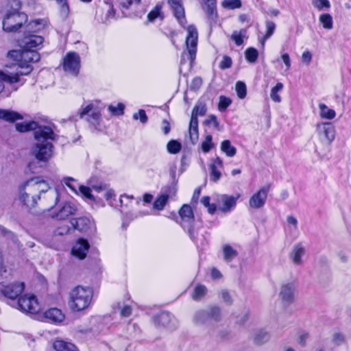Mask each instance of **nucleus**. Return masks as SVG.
Here are the masks:
<instances>
[{
    "label": "nucleus",
    "mask_w": 351,
    "mask_h": 351,
    "mask_svg": "<svg viewBox=\"0 0 351 351\" xmlns=\"http://www.w3.org/2000/svg\"><path fill=\"white\" fill-rule=\"evenodd\" d=\"M34 138L36 143L31 149V154L35 157L36 160L31 161L28 163V169L32 173L38 172V166L39 162H47L53 154V145L52 141L56 138V134L53 129L49 126H44L35 131Z\"/></svg>",
    "instance_id": "nucleus-1"
},
{
    "label": "nucleus",
    "mask_w": 351,
    "mask_h": 351,
    "mask_svg": "<svg viewBox=\"0 0 351 351\" xmlns=\"http://www.w3.org/2000/svg\"><path fill=\"white\" fill-rule=\"evenodd\" d=\"M48 188L47 183L44 180H41L40 178H32L20 186L19 199L27 206L34 207L37 204V199H40V197L36 198L32 195L30 198L29 195H32L36 191L44 193L47 191Z\"/></svg>",
    "instance_id": "nucleus-2"
},
{
    "label": "nucleus",
    "mask_w": 351,
    "mask_h": 351,
    "mask_svg": "<svg viewBox=\"0 0 351 351\" xmlns=\"http://www.w3.org/2000/svg\"><path fill=\"white\" fill-rule=\"evenodd\" d=\"M93 289L90 287L77 286L71 290L69 295V306L75 312L87 309L92 302Z\"/></svg>",
    "instance_id": "nucleus-3"
},
{
    "label": "nucleus",
    "mask_w": 351,
    "mask_h": 351,
    "mask_svg": "<svg viewBox=\"0 0 351 351\" xmlns=\"http://www.w3.org/2000/svg\"><path fill=\"white\" fill-rule=\"evenodd\" d=\"M186 32L185 45L186 50L183 52L180 64H183L185 61V56H188L190 61V66H192L193 61L196 58L197 43H198V32L195 25L191 24L187 26H183Z\"/></svg>",
    "instance_id": "nucleus-4"
},
{
    "label": "nucleus",
    "mask_w": 351,
    "mask_h": 351,
    "mask_svg": "<svg viewBox=\"0 0 351 351\" xmlns=\"http://www.w3.org/2000/svg\"><path fill=\"white\" fill-rule=\"evenodd\" d=\"M40 58V54L36 50L23 48L19 62L14 64V66L16 67V72L11 74L17 75L19 78L20 75H29L33 69L31 63L37 62Z\"/></svg>",
    "instance_id": "nucleus-5"
},
{
    "label": "nucleus",
    "mask_w": 351,
    "mask_h": 351,
    "mask_svg": "<svg viewBox=\"0 0 351 351\" xmlns=\"http://www.w3.org/2000/svg\"><path fill=\"white\" fill-rule=\"evenodd\" d=\"M99 102L96 101L89 102L86 105L84 104L78 112L80 119L87 116V121L95 128L99 124L101 119V109L99 107Z\"/></svg>",
    "instance_id": "nucleus-6"
},
{
    "label": "nucleus",
    "mask_w": 351,
    "mask_h": 351,
    "mask_svg": "<svg viewBox=\"0 0 351 351\" xmlns=\"http://www.w3.org/2000/svg\"><path fill=\"white\" fill-rule=\"evenodd\" d=\"M62 65L64 72L77 76L81 67V58L76 52H68L62 59Z\"/></svg>",
    "instance_id": "nucleus-7"
},
{
    "label": "nucleus",
    "mask_w": 351,
    "mask_h": 351,
    "mask_svg": "<svg viewBox=\"0 0 351 351\" xmlns=\"http://www.w3.org/2000/svg\"><path fill=\"white\" fill-rule=\"evenodd\" d=\"M21 2L13 0L3 14V21H14L16 22H27V15L20 12Z\"/></svg>",
    "instance_id": "nucleus-8"
},
{
    "label": "nucleus",
    "mask_w": 351,
    "mask_h": 351,
    "mask_svg": "<svg viewBox=\"0 0 351 351\" xmlns=\"http://www.w3.org/2000/svg\"><path fill=\"white\" fill-rule=\"evenodd\" d=\"M18 306L21 311L29 314H36L41 309L36 296L29 294H25L19 299Z\"/></svg>",
    "instance_id": "nucleus-9"
},
{
    "label": "nucleus",
    "mask_w": 351,
    "mask_h": 351,
    "mask_svg": "<svg viewBox=\"0 0 351 351\" xmlns=\"http://www.w3.org/2000/svg\"><path fill=\"white\" fill-rule=\"evenodd\" d=\"M316 132L321 141L330 144L335 138V128L330 122H321L317 124Z\"/></svg>",
    "instance_id": "nucleus-10"
},
{
    "label": "nucleus",
    "mask_w": 351,
    "mask_h": 351,
    "mask_svg": "<svg viewBox=\"0 0 351 351\" xmlns=\"http://www.w3.org/2000/svg\"><path fill=\"white\" fill-rule=\"evenodd\" d=\"M179 215L180 218L179 223L185 232L198 223L195 221L192 208L188 204H184L182 206L179 211Z\"/></svg>",
    "instance_id": "nucleus-11"
},
{
    "label": "nucleus",
    "mask_w": 351,
    "mask_h": 351,
    "mask_svg": "<svg viewBox=\"0 0 351 351\" xmlns=\"http://www.w3.org/2000/svg\"><path fill=\"white\" fill-rule=\"evenodd\" d=\"M201 223L186 231L197 248L204 249L208 245L206 232L200 230Z\"/></svg>",
    "instance_id": "nucleus-12"
},
{
    "label": "nucleus",
    "mask_w": 351,
    "mask_h": 351,
    "mask_svg": "<svg viewBox=\"0 0 351 351\" xmlns=\"http://www.w3.org/2000/svg\"><path fill=\"white\" fill-rule=\"evenodd\" d=\"M269 189V185L264 186L256 193L253 194L249 200L250 207L253 209H260L263 208L266 203Z\"/></svg>",
    "instance_id": "nucleus-13"
},
{
    "label": "nucleus",
    "mask_w": 351,
    "mask_h": 351,
    "mask_svg": "<svg viewBox=\"0 0 351 351\" xmlns=\"http://www.w3.org/2000/svg\"><path fill=\"white\" fill-rule=\"evenodd\" d=\"M176 184L173 183L170 186H167L154 202V208L158 210H162L167 203L168 199L170 197H174L176 194Z\"/></svg>",
    "instance_id": "nucleus-14"
},
{
    "label": "nucleus",
    "mask_w": 351,
    "mask_h": 351,
    "mask_svg": "<svg viewBox=\"0 0 351 351\" xmlns=\"http://www.w3.org/2000/svg\"><path fill=\"white\" fill-rule=\"evenodd\" d=\"M23 282H8L6 285L0 287V292L6 298L15 300L24 290Z\"/></svg>",
    "instance_id": "nucleus-15"
},
{
    "label": "nucleus",
    "mask_w": 351,
    "mask_h": 351,
    "mask_svg": "<svg viewBox=\"0 0 351 351\" xmlns=\"http://www.w3.org/2000/svg\"><path fill=\"white\" fill-rule=\"evenodd\" d=\"M58 210L51 211V217L57 220H65L70 216L75 214L76 207L70 202H66L61 207H58Z\"/></svg>",
    "instance_id": "nucleus-16"
},
{
    "label": "nucleus",
    "mask_w": 351,
    "mask_h": 351,
    "mask_svg": "<svg viewBox=\"0 0 351 351\" xmlns=\"http://www.w3.org/2000/svg\"><path fill=\"white\" fill-rule=\"evenodd\" d=\"M295 289L293 282L285 283L281 286L279 298L283 304L289 305L293 302Z\"/></svg>",
    "instance_id": "nucleus-17"
},
{
    "label": "nucleus",
    "mask_w": 351,
    "mask_h": 351,
    "mask_svg": "<svg viewBox=\"0 0 351 351\" xmlns=\"http://www.w3.org/2000/svg\"><path fill=\"white\" fill-rule=\"evenodd\" d=\"M18 82H20V78L17 75L0 72V93L6 87L10 88L12 90H16L18 86L15 84Z\"/></svg>",
    "instance_id": "nucleus-18"
},
{
    "label": "nucleus",
    "mask_w": 351,
    "mask_h": 351,
    "mask_svg": "<svg viewBox=\"0 0 351 351\" xmlns=\"http://www.w3.org/2000/svg\"><path fill=\"white\" fill-rule=\"evenodd\" d=\"M262 25L258 26V40L264 48L266 40L273 34L276 27L274 23H262Z\"/></svg>",
    "instance_id": "nucleus-19"
},
{
    "label": "nucleus",
    "mask_w": 351,
    "mask_h": 351,
    "mask_svg": "<svg viewBox=\"0 0 351 351\" xmlns=\"http://www.w3.org/2000/svg\"><path fill=\"white\" fill-rule=\"evenodd\" d=\"M239 195L234 197L228 195H221L219 199V209L223 213H229L234 209Z\"/></svg>",
    "instance_id": "nucleus-20"
},
{
    "label": "nucleus",
    "mask_w": 351,
    "mask_h": 351,
    "mask_svg": "<svg viewBox=\"0 0 351 351\" xmlns=\"http://www.w3.org/2000/svg\"><path fill=\"white\" fill-rule=\"evenodd\" d=\"M89 247L87 240L79 239L72 248V254L79 259H84L86 256Z\"/></svg>",
    "instance_id": "nucleus-21"
},
{
    "label": "nucleus",
    "mask_w": 351,
    "mask_h": 351,
    "mask_svg": "<svg viewBox=\"0 0 351 351\" xmlns=\"http://www.w3.org/2000/svg\"><path fill=\"white\" fill-rule=\"evenodd\" d=\"M44 38L40 36L30 34L25 36L22 40V47L24 49L34 50L43 44Z\"/></svg>",
    "instance_id": "nucleus-22"
},
{
    "label": "nucleus",
    "mask_w": 351,
    "mask_h": 351,
    "mask_svg": "<svg viewBox=\"0 0 351 351\" xmlns=\"http://www.w3.org/2000/svg\"><path fill=\"white\" fill-rule=\"evenodd\" d=\"M88 184L95 191H96L97 192H101V191H105L104 196H105L106 199L109 202V204H110V205L112 204V200H114V199L115 193L112 189H108V186L106 184L99 183L97 184H93V179H90L89 180Z\"/></svg>",
    "instance_id": "nucleus-23"
},
{
    "label": "nucleus",
    "mask_w": 351,
    "mask_h": 351,
    "mask_svg": "<svg viewBox=\"0 0 351 351\" xmlns=\"http://www.w3.org/2000/svg\"><path fill=\"white\" fill-rule=\"evenodd\" d=\"M222 167L223 162L220 158L217 157L216 158L212 160L210 165V180L215 182L219 180L221 176V169Z\"/></svg>",
    "instance_id": "nucleus-24"
},
{
    "label": "nucleus",
    "mask_w": 351,
    "mask_h": 351,
    "mask_svg": "<svg viewBox=\"0 0 351 351\" xmlns=\"http://www.w3.org/2000/svg\"><path fill=\"white\" fill-rule=\"evenodd\" d=\"M71 223L75 229H77L81 232L87 231L93 225L91 219L87 217H82L73 219Z\"/></svg>",
    "instance_id": "nucleus-25"
},
{
    "label": "nucleus",
    "mask_w": 351,
    "mask_h": 351,
    "mask_svg": "<svg viewBox=\"0 0 351 351\" xmlns=\"http://www.w3.org/2000/svg\"><path fill=\"white\" fill-rule=\"evenodd\" d=\"M44 315L49 322L53 323H60L64 319V315L62 311L57 308H49L45 312Z\"/></svg>",
    "instance_id": "nucleus-26"
},
{
    "label": "nucleus",
    "mask_w": 351,
    "mask_h": 351,
    "mask_svg": "<svg viewBox=\"0 0 351 351\" xmlns=\"http://www.w3.org/2000/svg\"><path fill=\"white\" fill-rule=\"evenodd\" d=\"M305 254V249L301 244H298L293 248L290 257L292 262L297 265L302 264V258Z\"/></svg>",
    "instance_id": "nucleus-27"
},
{
    "label": "nucleus",
    "mask_w": 351,
    "mask_h": 351,
    "mask_svg": "<svg viewBox=\"0 0 351 351\" xmlns=\"http://www.w3.org/2000/svg\"><path fill=\"white\" fill-rule=\"evenodd\" d=\"M254 341L256 344H263L269 341V334L263 329H256L252 335Z\"/></svg>",
    "instance_id": "nucleus-28"
},
{
    "label": "nucleus",
    "mask_w": 351,
    "mask_h": 351,
    "mask_svg": "<svg viewBox=\"0 0 351 351\" xmlns=\"http://www.w3.org/2000/svg\"><path fill=\"white\" fill-rule=\"evenodd\" d=\"M172 317V315L169 313L161 312L154 317V322L158 326H168Z\"/></svg>",
    "instance_id": "nucleus-29"
},
{
    "label": "nucleus",
    "mask_w": 351,
    "mask_h": 351,
    "mask_svg": "<svg viewBox=\"0 0 351 351\" xmlns=\"http://www.w3.org/2000/svg\"><path fill=\"white\" fill-rule=\"evenodd\" d=\"M15 126L16 130L20 132H25L31 130H34L35 132L38 130V128L43 127L39 125L38 123L34 121L29 122H24L21 123H16Z\"/></svg>",
    "instance_id": "nucleus-30"
},
{
    "label": "nucleus",
    "mask_w": 351,
    "mask_h": 351,
    "mask_svg": "<svg viewBox=\"0 0 351 351\" xmlns=\"http://www.w3.org/2000/svg\"><path fill=\"white\" fill-rule=\"evenodd\" d=\"M53 347L56 351H78L74 344L58 339L53 342Z\"/></svg>",
    "instance_id": "nucleus-31"
},
{
    "label": "nucleus",
    "mask_w": 351,
    "mask_h": 351,
    "mask_svg": "<svg viewBox=\"0 0 351 351\" xmlns=\"http://www.w3.org/2000/svg\"><path fill=\"white\" fill-rule=\"evenodd\" d=\"M0 119L9 122H14L16 120L22 119V117L16 112L0 109Z\"/></svg>",
    "instance_id": "nucleus-32"
},
{
    "label": "nucleus",
    "mask_w": 351,
    "mask_h": 351,
    "mask_svg": "<svg viewBox=\"0 0 351 351\" xmlns=\"http://www.w3.org/2000/svg\"><path fill=\"white\" fill-rule=\"evenodd\" d=\"M189 133L191 141L193 144H195L199 138L198 133V120H191L189 128Z\"/></svg>",
    "instance_id": "nucleus-33"
},
{
    "label": "nucleus",
    "mask_w": 351,
    "mask_h": 351,
    "mask_svg": "<svg viewBox=\"0 0 351 351\" xmlns=\"http://www.w3.org/2000/svg\"><path fill=\"white\" fill-rule=\"evenodd\" d=\"M193 322L196 325H203L209 323L208 314L206 309L197 311L194 314Z\"/></svg>",
    "instance_id": "nucleus-34"
},
{
    "label": "nucleus",
    "mask_w": 351,
    "mask_h": 351,
    "mask_svg": "<svg viewBox=\"0 0 351 351\" xmlns=\"http://www.w3.org/2000/svg\"><path fill=\"white\" fill-rule=\"evenodd\" d=\"M162 4L158 3L147 14V19L149 21L154 20L162 21L164 19L162 12Z\"/></svg>",
    "instance_id": "nucleus-35"
},
{
    "label": "nucleus",
    "mask_w": 351,
    "mask_h": 351,
    "mask_svg": "<svg viewBox=\"0 0 351 351\" xmlns=\"http://www.w3.org/2000/svg\"><path fill=\"white\" fill-rule=\"evenodd\" d=\"M231 39L234 42L236 45L241 46L244 40L247 39V31L245 29L234 31L231 35Z\"/></svg>",
    "instance_id": "nucleus-36"
},
{
    "label": "nucleus",
    "mask_w": 351,
    "mask_h": 351,
    "mask_svg": "<svg viewBox=\"0 0 351 351\" xmlns=\"http://www.w3.org/2000/svg\"><path fill=\"white\" fill-rule=\"evenodd\" d=\"M319 114L322 119H332L336 116V112L333 109L329 108L324 104H319Z\"/></svg>",
    "instance_id": "nucleus-37"
},
{
    "label": "nucleus",
    "mask_w": 351,
    "mask_h": 351,
    "mask_svg": "<svg viewBox=\"0 0 351 351\" xmlns=\"http://www.w3.org/2000/svg\"><path fill=\"white\" fill-rule=\"evenodd\" d=\"M208 314L209 322L213 321L218 322L221 319V310L218 306H210L206 309Z\"/></svg>",
    "instance_id": "nucleus-38"
},
{
    "label": "nucleus",
    "mask_w": 351,
    "mask_h": 351,
    "mask_svg": "<svg viewBox=\"0 0 351 351\" xmlns=\"http://www.w3.org/2000/svg\"><path fill=\"white\" fill-rule=\"evenodd\" d=\"M221 149L229 157L234 156L237 153L236 148L231 145L229 140H225L221 143Z\"/></svg>",
    "instance_id": "nucleus-39"
},
{
    "label": "nucleus",
    "mask_w": 351,
    "mask_h": 351,
    "mask_svg": "<svg viewBox=\"0 0 351 351\" xmlns=\"http://www.w3.org/2000/svg\"><path fill=\"white\" fill-rule=\"evenodd\" d=\"M12 279L11 274L5 267L0 264V287L6 285Z\"/></svg>",
    "instance_id": "nucleus-40"
},
{
    "label": "nucleus",
    "mask_w": 351,
    "mask_h": 351,
    "mask_svg": "<svg viewBox=\"0 0 351 351\" xmlns=\"http://www.w3.org/2000/svg\"><path fill=\"white\" fill-rule=\"evenodd\" d=\"M62 182L71 189L73 193L78 194L79 186L81 185L79 184L76 180L71 177H64Z\"/></svg>",
    "instance_id": "nucleus-41"
},
{
    "label": "nucleus",
    "mask_w": 351,
    "mask_h": 351,
    "mask_svg": "<svg viewBox=\"0 0 351 351\" xmlns=\"http://www.w3.org/2000/svg\"><path fill=\"white\" fill-rule=\"evenodd\" d=\"M258 57V51L254 47H248L245 51V58L247 62L255 63Z\"/></svg>",
    "instance_id": "nucleus-42"
},
{
    "label": "nucleus",
    "mask_w": 351,
    "mask_h": 351,
    "mask_svg": "<svg viewBox=\"0 0 351 351\" xmlns=\"http://www.w3.org/2000/svg\"><path fill=\"white\" fill-rule=\"evenodd\" d=\"M284 86L282 83L278 82L274 87L271 90L270 97L276 103H280L281 101V97L278 94L283 88Z\"/></svg>",
    "instance_id": "nucleus-43"
},
{
    "label": "nucleus",
    "mask_w": 351,
    "mask_h": 351,
    "mask_svg": "<svg viewBox=\"0 0 351 351\" xmlns=\"http://www.w3.org/2000/svg\"><path fill=\"white\" fill-rule=\"evenodd\" d=\"M221 5L226 10H234L240 8L242 3L241 0H223Z\"/></svg>",
    "instance_id": "nucleus-44"
},
{
    "label": "nucleus",
    "mask_w": 351,
    "mask_h": 351,
    "mask_svg": "<svg viewBox=\"0 0 351 351\" xmlns=\"http://www.w3.org/2000/svg\"><path fill=\"white\" fill-rule=\"evenodd\" d=\"M206 112V105L203 103L198 104L194 107L193 110L191 120H193V119H195V120H198L197 117L204 115Z\"/></svg>",
    "instance_id": "nucleus-45"
},
{
    "label": "nucleus",
    "mask_w": 351,
    "mask_h": 351,
    "mask_svg": "<svg viewBox=\"0 0 351 351\" xmlns=\"http://www.w3.org/2000/svg\"><path fill=\"white\" fill-rule=\"evenodd\" d=\"M223 252L224 259L228 262L231 261L237 255V251L229 245H225L223 246Z\"/></svg>",
    "instance_id": "nucleus-46"
},
{
    "label": "nucleus",
    "mask_w": 351,
    "mask_h": 351,
    "mask_svg": "<svg viewBox=\"0 0 351 351\" xmlns=\"http://www.w3.org/2000/svg\"><path fill=\"white\" fill-rule=\"evenodd\" d=\"M108 109L112 115L121 116L124 113L125 105L122 103H119L117 105L110 104Z\"/></svg>",
    "instance_id": "nucleus-47"
},
{
    "label": "nucleus",
    "mask_w": 351,
    "mask_h": 351,
    "mask_svg": "<svg viewBox=\"0 0 351 351\" xmlns=\"http://www.w3.org/2000/svg\"><path fill=\"white\" fill-rule=\"evenodd\" d=\"M215 146L213 143L212 135L208 134L201 144V149L204 153L209 152Z\"/></svg>",
    "instance_id": "nucleus-48"
},
{
    "label": "nucleus",
    "mask_w": 351,
    "mask_h": 351,
    "mask_svg": "<svg viewBox=\"0 0 351 351\" xmlns=\"http://www.w3.org/2000/svg\"><path fill=\"white\" fill-rule=\"evenodd\" d=\"M207 293V289L204 285H198L195 287L193 294V299L195 300H201Z\"/></svg>",
    "instance_id": "nucleus-49"
},
{
    "label": "nucleus",
    "mask_w": 351,
    "mask_h": 351,
    "mask_svg": "<svg viewBox=\"0 0 351 351\" xmlns=\"http://www.w3.org/2000/svg\"><path fill=\"white\" fill-rule=\"evenodd\" d=\"M173 13L178 21H182L185 19L184 9L183 6L178 3H175L173 5Z\"/></svg>",
    "instance_id": "nucleus-50"
},
{
    "label": "nucleus",
    "mask_w": 351,
    "mask_h": 351,
    "mask_svg": "<svg viewBox=\"0 0 351 351\" xmlns=\"http://www.w3.org/2000/svg\"><path fill=\"white\" fill-rule=\"evenodd\" d=\"M181 147V144L176 140L170 141L167 145L168 152L172 154L178 153L180 151Z\"/></svg>",
    "instance_id": "nucleus-51"
},
{
    "label": "nucleus",
    "mask_w": 351,
    "mask_h": 351,
    "mask_svg": "<svg viewBox=\"0 0 351 351\" xmlns=\"http://www.w3.org/2000/svg\"><path fill=\"white\" fill-rule=\"evenodd\" d=\"M236 92L239 98L244 99L247 94V88L244 82L239 81L236 84Z\"/></svg>",
    "instance_id": "nucleus-52"
},
{
    "label": "nucleus",
    "mask_w": 351,
    "mask_h": 351,
    "mask_svg": "<svg viewBox=\"0 0 351 351\" xmlns=\"http://www.w3.org/2000/svg\"><path fill=\"white\" fill-rule=\"evenodd\" d=\"M216 3L213 2L206 5V14L210 20H215L217 16Z\"/></svg>",
    "instance_id": "nucleus-53"
},
{
    "label": "nucleus",
    "mask_w": 351,
    "mask_h": 351,
    "mask_svg": "<svg viewBox=\"0 0 351 351\" xmlns=\"http://www.w3.org/2000/svg\"><path fill=\"white\" fill-rule=\"evenodd\" d=\"M80 193L83 197L86 198V199L94 201L95 197L91 193V189L88 186L81 185L79 186L78 189V193Z\"/></svg>",
    "instance_id": "nucleus-54"
},
{
    "label": "nucleus",
    "mask_w": 351,
    "mask_h": 351,
    "mask_svg": "<svg viewBox=\"0 0 351 351\" xmlns=\"http://www.w3.org/2000/svg\"><path fill=\"white\" fill-rule=\"evenodd\" d=\"M312 4L319 10H328L330 7L328 0H312Z\"/></svg>",
    "instance_id": "nucleus-55"
},
{
    "label": "nucleus",
    "mask_w": 351,
    "mask_h": 351,
    "mask_svg": "<svg viewBox=\"0 0 351 351\" xmlns=\"http://www.w3.org/2000/svg\"><path fill=\"white\" fill-rule=\"evenodd\" d=\"M345 341L346 338L344 335L340 332H335L331 340L332 343L336 346L342 345L345 343Z\"/></svg>",
    "instance_id": "nucleus-56"
},
{
    "label": "nucleus",
    "mask_w": 351,
    "mask_h": 351,
    "mask_svg": "<svg viewBox=\"0 0 351 351\" xmlns=\"http://www.w3.org/2000/svg\"><path fill=\"white\" fill-rule=\"evenodd\" d=\"M232 103L230 99L225 97L221 96L219 97V102L218 105V109L219 111H224Z\"/></svg>",
    "instance_id": "nucleus-57"
},
{
    "label": "nucleus",
    "mask_w": 351,
    "mask_h": 351,
    "mask_svg": "<svg viewBox=\"0 0 351 351\" xmlns=\"http://www.w3.org/2000/svg\"><path fill=\"white\" fill-rule=\"evenodd\" d=\"M133 119L134 120H138L139 119L140 121L143 123V124H145L147 122V120H148V118H147V116L146 114V112L143 109H141L138 111V112L136 113H134L133 114Z\"/></svg>",
    "instance_id": "nucleus-58"
},
{
    "label": "nucleus",
    "mask_w": 351,
    "mask_h": 351,
    "mask_svg": "<svg viewBox=\"0 0 351 351\" xmlns=\"http://www.w3.org/2000/svg\"><path fill=\"white\" fill-rule=\"evenodd\" d=\"M2 24H3V30L7 32H16L22 26V23H16V25H12V23H2Z\"/></svg>",
    "instance_id": "nucleus-59"
},
{
    "label": "nucleus",
    "mask_w": 351,
    "mask_h": 351,
    "mask_svg": "<svg viewBox=\"0 0 351 351\" xmlns=\"http://www.w3.org/2000/svg\"><path fill=\"white\" fill-rule=\"evenodd\" d=\"M60 5V14L62 19H65L69 13V7L67 2L58 3Z\"/></svg>",
    "instance_id": "nucleus-60"
},
{
    "label": "nucleus",
    "mask_w": 351,
    "mask_h": 351,
    "mask_svg": "<svg viewBox=\"0 0 351 351\" xmlns=\"http://www.w3.org/2000/svg\"><path fill=\"white\" fill-rule=\"evenodd\" d=\"M232 61L231 58L228 56H224L219 64V67L221 69H226L230 68L232 66Z\"/></svg>",
    "instance_id": "nucleus-61"
},
{
    "label": "nucleus",
    "mask_w": 351,
    "mask_h": 351,
    "mask_svg": "<svg viewBox=\"0 0 351 351\" xmlns=\"http://www.w3.org/2000/svg\"><path fill=\"white\" fill-rule=\"evenodd\" d=\"M21 56V51L11 50L8 53V58L15 61V63L19 62Z\"/></svg>",
    "instance_id": "nucleus-62"
},
{
    "label": "nucleus",
    "mask_w": 351,
    "mask_h": 351,
    "mask_svg": "<svg viewBox=\"0 0 351 351\" xmlns=\"http://www.w3.org/2000/svg\"><path fill=\"white\" fill-rule=\"evenodd\" d=\"M204 123L206 125H213L216 129H219V123L217 117L214 114H210L208 118L205 120Z\"/></svg>",
    "instance_id": "nucleus-63"
},
{
    "label": "nucleus",
    "mask_w": 351,
    "mask_h": 351,
    "mask_svg": "<svg viewBox=\"0 0 351 351\" xmlns=\"http://www.w3.org/2000/svg\"><path fill=\"white\" fill-rule=\"evenodd\" d=\"M221 296L223 301L227 304H231L232 303V296L230 293L226 290H223L221 292Z\"/></svg>",
    "instance_id": "nucleus-64"
}]
</instances>
